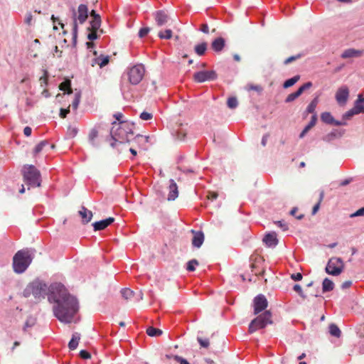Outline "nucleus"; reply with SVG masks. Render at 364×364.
Here are the masks:
<instances>
[{
	"label": "nucleus",
	"instance_id": "1",
	"mask_svg": "<svg viewBox=\"0 0 364 364\" xmlns=\"http://www.w3.org/2000/svg\"><path fill=\"white\" fill-rule=\"evenodd\" d=\"M49 301L55 302L53 307L54 316L65 323H71L79 310L77 298L71 295L60 283L50 285Z\"/></svg>",
	"mask_w": 364,
	"mask_h": 364
},
{
	"label": "nucleus",
	"instance_id": "2",
	"mask_svg": "<svg viewBox=\"0 0 364 364\" xmlns=\"http://www.w3.org/2000/svg\"><path fill=\"white\" fill-rule=\"evenodd\" d=\"M110 134L113 141L110 143L112 147H115L117 143L123 144L129 142L134 135L132 125L128 122H114L112 123Z\"/></svg>",
	"mask_w": 364,
	"mask_h": 364
},
{
	"label": "nucleus",
	"instance_id": "3",
	"mask_svg": "<svg viewBox=\"0 0 364 364\" xmlns=\"http://www.w3.org/2000/svg\"><path fill=\"white\" fill-rule=\"evenodd\" d=\"M33 260L31 251L28 249L18 251L13 258L14 271L17 274L24 272Z\"/></svg>",
	"mask_w": 364,
	"mask_h": 364
},
{
	"label": "nucleus",
	"instance_id": "4",
	"mask_svg": "<svg viewBox=\"0 0 364 364\" xmlns=\"http://www.w3.org/2000/svg\"><path fill=\"white\" fill-rule=\"evenodd\" d=\"M50 286L48 287L46 284L36 280L31 283L27 288L24 290L23 294L26 297L29 296L32 294L35 299L41 300L45 298L46 294L48 296L50 294Z\"/></svg>",
	"mask_w": 364,
	"mask_h": 364
},
{
	"label": "nucleus",
	"instance_id": "5",
	"mask_svg": "<svg viewBox=\"0 0 364 364\" xmlns=\"http://www.w3.org/2000/svg\"><path fill=\"white\" fill-rule=\"evenodd\" d=\"M24 181L30 186L39 187L41 186L40 171L32 165H26L23 168Z\"/></svg>",
	"mask_w": 364,
	"mask_h": 364
},
{
	"label": "nucleus",
	"instance_id": "6",
	"mask_svg": "<svg viewBox=\"0 0 364 364\" xmlns=\"http://www.w3.org/2000/svg\"><path fill=\"white\" fill-rule=\"evenodd\" d=\"M88 17V8L85 4H80L77 10L73 9V34L76 37L77 33V26L79 24H83Z\"/></svg>",
	"mask_w": 364,
	"mask_h": 364
},
{
	"label": "nucleus",
	"instance_id": "7",
	"mask_svg": "<svg viewBox=\"0 0 364 364\" xmlns=\"http://www.w3.org/2000/svg\"><path fill=\"white\" fill-rule=\"evenodd\" d=\"M271 323V314L269 311H266L251 321L249 325V332L252 333L259 329L265 328L267 324Z\"/></svg>",
	"mask_w": 364,
	"mask_h": 364
},
{
	"label": "nucleus",
	"instance_id": "8",
	"mask_svg": "<svg viewBox=\"0 0 364 364\" xmlns=\"http://www.w3.org/2000/svg\"><path fill=\"white\" fill-rule=\"evenodd\" d=\"M344 264L339 257H333L329 259L326 267V272L331 275L338 276L343 270Z\"/></svg>",
	"mask_w": 364,
	"mask_h": 364
},
{
	"label": "nucleus",
	"instance_id": "9",
	"mask_svg": "<svg viewBox=\"0 0 364 364\" xmlns=\"http://www.w3.org/2000/svg\"><path fill=\"white\" fill-rule=\"evenodd\" d=\"M145 69L141 64H138L129 69L128 71V77L130 83L132 85L139 84L144 75Z\"/></svg>",
	"mask_w": 364,
	"mask_h": 364
},
{
	"label": "nucleus",
	"instance_id": "10",
	"mask_svg": "<svg viewBox=\"0 0 364 364\" xmlns=\"http://www.w3.org/2000/svg\"><path fill=\"white\" fill-rule=\"evenodd\" d=\"M218 75L214 70H203L195 73L193 79L197 82H203L205 81L214 80Z\"/></svg>",
	"mask_w": 364,
	"mask_h": 364
},
{
	"label": "nucleus",
	"instance_id": "11",
	"mask_svg": "<svg viewBox=\"0 0 364 364\" xmlns=\"http://www.w3.org/2000/svg\"><path fill=\"white\" fill-rule=\"evenodd\" d=\"M267 307V300L262 294L257 295L254 299V314H257Z\"/></svg>",
	"mask_w": 364,
	"mask_h": 364
},
{
	"label": "nucleus",
	"instance_id": "12",
	"mask_svg": "<svg viewBox=\"0 0 364 364\" xmlns=\"http://www.w3.org/2000/svg\"><path fill=\"white\" fill-rule=\"evenodd\" d=\"M349 97V90L346 86H342L336 91L335 97L340 105L346 104Z\"/></svg>",
	"mask_w": 364,
	"mask_h": 364
},
{
	"label": "nucleus",
	"instance_id": "13",
	"mask_svg": "<svg viewBox=\"0 0 364 364\" xmlns=\"http://www.w3.org/2000/svg\"><path fill=\"white\" fill-rule=\"evenodd\" d=\"M344 129H334L331 132L324 135L322 139L326 142H331L336 139L341 138L344 134Z\"/></svg>",
	"mask_w": 364,
	"mask_h": 364
},
{
	"label": "nucleus",
	"instance_id": "14",
	"mask_svg": "<svg viewBox=\"0 0 364 364\" xmlns=\"http://www.w3.org/2000/svg\"><path fill=\"white\" fill-rule=\"evenodd\" d=\"M364 55L363 50H356L354 48H348L345 50L341 57L343 59L350 58H358Z\"/></svg>",
	"mask_w": 364,
	"mask_h": 364
},
{
	"label": "nucleus",
	"instance_id": "15",
	"mask_svg": "<svg viewBox=\"0 0 364 364\" xmlns=\"http://www.w3.org/2000/svg\"><path fill=\"white\" fill-rule=\"evenodd\" d=\"M154 15L156 24L159 26L165 25L169 20L168 14L164 11H157Z\"/></svg>",
	"mask_w": 364,
	"mask_h": 364
},
{
	"label": "nucleus",
	"instance_id": "16",
	"mask_svg": "<svg viewBox=\"0 0 364 364\" xmlns=\"http://www.w3.org/2000/svg\"><path fill=\"white\" fill-rule=\"evenodd\" d=\"M263 242L269 247H274L278 244L277 234L274 232L267 233L263 238Z\"/></svg>",
	"mask_w": 364,
	"mask_h": 364
},
{
	"label": "nucleus",
	"instance_id": "17",
	"mask_svg": "<svg viewBox=\"0 0 364 364\" xmlns=\"http://www.w3.org/2000/svg\"><path fill=\"white\" fill-rule=\"evenodd\" d=\"M168 190V200H174L178 196V191L177 184L173 179L169 181Z\"/></svg>",
	"mask_w": 364,
	"mask_h": 364
},
{
	"label": "nucleus",
	"instance_id": "18",
	"mask_svg": "<svg viewBox=\"0 0 364 364\" xmlns=\"http://www.w3.org/2000/svg\"><path fill=\"white\" fill-rule=\"evenodd\" d=\"M114 219L110 217L105 220L95 222V223H93L94 229L95 231L104 230L109 225H111L114 222Z\"/></svg>",
	"mask_w": 364,
	"mask_h": 364
},
{
	"label": "nucleus",
	"instance_id": "19",
	"mask_svg": "<svg viewBox=\"0 0 364 364\" xmlns=\"http://www.w3.org/2000/svg\"><path fill=\"white\" fill-rule=\"evenodd\" d=\"M193 237L192 239V245L196 247H200L204 241V235L201 231L195 232L192 230Z\"/></svg>",
	"mask_w": 364,
	"mask_h": 364
},
{
	"label": "nucleus",
	"instance_id": "20",
	"mask_svg": "<svg viewBox=\"0 0 364 364\" xmlns=\"http://www.w3.org/2000/svg\"><path fill=\"white\" fill-rule=\"evenodd\" d=\"M79 214L81 216L82 219V222L84 223H89L92 218V211L87 210L85 207H82L81 210L79 211Z\"/></svg>",
	"mask_w": 364,
	"mask_h": 364
},
{
	"label": "nucleus",
	"instance_id": "21",
	"mask_svg": "<svg viewBox=\"0 0 364 364\" xmlns=\"http://www.w3.org/2000/svg\"><path fill=\"white\" fill-rule=\"evenodd\" d=\"M353 108L358 114L364 113V97H362L361 95H358V98L355 102L354 107Z\"/></svg>",
	"mask_w": 364,
	"mask_h": 364
},
{
	"label": "nucleus",
	"instance_id": "22",
	"mask_svg": "<svg viewBox=\"0 0 364 364\" xmlns=\"http://www.w3.org/2000/svg\"><path fill=\"white\" fill-rule=\"evenodd\" d=\"M211 46L215 52H220L225 46V40L220 37L217 38L213 41Z\"/></svg>",
	"mask_w": 364,
	"mask_h": 364
},
{
	"label": "nucleus",
	"instance_id": "23",
	"mask_svg": "<svg viewBox=\"0 0 364 364\" xmlns=\"http://www.w3.org/2000/svg\"><path fill=\"white\" fill-rule=\"evenodd\" d=\"M80 339V334L79 333H74L72 336V338L68 343V347L70 350H75L77 346Z\"/></svg>",
	"mask_w": 364,
	"mask_h": 364
},
{
	"label": "nucleus",
	"instance_id": "24",
	"mask_svg": "<svg viewBox=\"0 0 364 364\" xmlns=\"http://www.w3.org/2000/svg\"><path fill=\"white\" fill-rule=\"evenodd\" d=\"M321 119L322 122L328 124H333L335 119L332 116V114L328 112H323L321 114Z\"/></svg>",
	"mask_w": 364,
	"mask_h": 364
},
{
	"label": "nucleus",
	"instance_id": "25",
	"mask_svg": "<svg viewBox=\"0 0 364 364\" xmlns=\"http://www.w3.org/2000/svg\"><path fill=\"white\" fill-rule=\"evenodd\" d=\"M333 288L334 284L331 279L328 278L323 279L322 283V289L323 292L332 291Z\"/></svg>",
	"mask_w": 364,
	"mask_h": 364
},
{
	"label": "nucleus",
	"instance_id": "26",
	"mask_svg": "<svg viewBox=\"0 0 364 364\" xmlns=\"http://www.w3.org/2000/svg\"><path fill=\"white\" fill-rule=\"evenodd\" d=\"M70 86L71 81L68 79H66L60 83L59 88L60 90L67 92L68 94H70L73 92Z\"/></svg>",
	"mask_w": 364,
	"mask_h": 364
},
{
	"label": "nucleus",
	"instance_id": "27",
	"mask_svg": "<svg viewBox=\"0 0 364 364\" xmlns=\"http://www.w3.org/2000/svg\"><path fill=\"white\" fill-rule=\"evenodd\" d=\"M109 58L108 55H106V56L100 55V57L95 58V63L99 65V66L100 68H102V67L105 66L106 65H107L109 63Z\"/></svg>",
	"mask_w": 364,
	"mask_h": 364
},
{
	"label": "nucleus",
	"instance_id": "28",
	"mask_svg": "<svg viewBox=\"0 0 364 364\" xmlns=\"http://www.w3.org/2000/svg\"><path fill=\"white\" fill-rule=\"evenodd\" d=\"M329 333L331 336H335L336 338H339L341 334V330L334 323H332L329 326Z\"/></svg>",
	"mask_w": 364,
	"mask_h": 364
},
{
	"label": "nucleus",
	"instance_id": "29",
	"mask_svg": "<svg viewBox=\"0 0 364 364\" xmlns=\"http://www.w3.org/2000/svg\"><path fill=\"white\" fill-rule=\"evenodd\" d=\"M146 333L149 336H151V337L159 336L162 334V331L159 328H156L154 327L150 326V327L147 328Z\"/></svg>",
	"mask_w": 364,
	"mask_h": 364
},
{
	"label": "nucleus",
	"instance_id": "30",
	"mask_svg": "<svg viewBox=\"0 0 364 364\" xmlns=\"http://www.w3.org/2000/svg\"><path fill=\"white\" fill-rule=\"evenodd\" d=\"M135 141L139 143L140 145L144 146V149H146V144L149 142V136H143V135H137L134 138Z\"/></svg>",
	"mask_w": 364,
	"mask_h": 364
},
{
	"label": "nucleus",
	"instance_id": "31",
	"mask_svg": "<svg viewBox=\"0 0 364 364\" xmlns=\"http://www.w3.org/2000/svg\"><path fill=\"white\" fill-rule=\"evenodd\" d=\"M299 78H300L299 75H296V76H294L291 78H289V79L287 80L284 82L283 87L284 88H288L289 87L293 86L295 83L297 82V81L299 80Z\"/></svg>",
	"mask_w": 364,
	"mask_h": 364
},
{
	"label": "nucleus",
	"instance_id": "32",
	"mask_svg": "<svg viewBox=\"0 0 364 364\" xmlns=\"http://www.w3.org/2000/svg\"><path fill=\"white\" fill-rule=\"evenodd\" d=\"M207 49V44L202 43L195 46V51L198 55H203Z\"/></svg>",
	"mask_w": 364,
	"mask_h": 364
},
{
	"label": "nucleus",
	"instance_id": "33",
	"mask_svg": "<svg viewBox=\"0 0 364 364\" xmlns=\"http://www.w3.org/2000/svg\"><path fill=\"white\" fill-rule=\"evenodd\" d=\"M317 104H318V98L316 97L308 105L306 112L307 113H311V114H316L315 113V110H316V107L317 106Z\"/></svg>",
	"mask_w": 364,
	"mask_h": 364
},
{
	"label": "nucleus",
	"instance_id": "34",
	"mask_svg": "<svg viewBox=\"0 0 364 364\" xmlns=\"http://www.w3.org/2000/svg\"><path fill=\"white\" fill-rule=\"evenodd\" d=\"M97 136L98 132L97 131V129H92L89 134V141L92 145H97L95 139H97Z\"/></svg>",
	"mask_w": 364,
	"mask_h": 364
},
{
	"label": "nucleus",
	"instance_id": "35",
	"mask_svg": "<svg viewBox=\"0 0 364 364\" xmlns=\"http://www.w3.org/2000/svg\"><path fill=\"white\" fill-rule=\"evenodd\" d=\"M101 26V18L97 17V18L92 19L90 21V29L91 30H98Z\"/></svg>",
	"mask_w": 364,
	"mask_h": 364
},
{
	"label": "nucleus",
	"instance_id": "36",
	"mask_svg": "<svg viewBox=\"0 0 364 364\" xmlns=\"http://www.w3.org/2000/svg\"><path fill=\"white\" fill-rule=\"evenodd\" d=\"M121 294H122V296L125 299H129L133 296L134 291L132 290H131L130 289L125 288V289H122Z\"/></svg>",
	"mask_w": 364,
	"mask_h": 364
},
{
	"label": "nucleus",
	"instance_id": "37",
	"mask_svg": "<svg viewBox=\"0 0 364 364\" xmlns=\"http://www.w3.org/2000/svg\"><path fill=\"white\" fill-rule=\"evenodd\" d=\"M228 107L230 109H235L238 105V102L236 97H231L228 99L227 102Z\"/></svg>",
	"mask_w": 364,
	"mask_h": 364
},
{
	"label": "nucleus",
	"instance_id": "38",
	"mask_svg": "<svg viewBox=\"0 0 364 364\" xmlns=\"http://www.w3.org/2000/svg\"><path fill=\"white\" fill-rule=\"evenodd\" d=\"M35 324H36V318H34L33 317H31V316L28 317L26 319V323L24 324L23 331H26L28 328H31V327L33 326Z\"/></svg>",
	"mask_w": 364,
	"mask_h": 364
},
{
	"label": "nucleus",
	"instance_id": "39",
	"mask_svg": "<svg viewBox=\"0 0 364 364\" xmlns=\"http://www.w3.org/2000/svg\"><path fill=\"white\" fill-rule=\"evenodd\" d=\"M172 36V31L170 29H166L164 31L159 33V37L162 39H170Z\"/></svg>",
	"mask_w": 364,
	"mask_h": 364
},
{
	"label": "nucleus",
	"instance_id": "40",
	"mask_svg": "<svg viewBox=\"0 0 364 364\" xmlns=\"http://www.w3.org/2000/svg\"><path fill=\"white\" fill-rule=\"evenodd\" d=\"M198 264V262L196 259L190 260L187 263V267L186 269L190 272H193L196 269V267Z\"/></svg>",
	"mask_w": 364,
	"mask_h": 364
},
{
	"label": "nucleus",
	"instance_id": "41",
	"mask_svg": "<svg viewBox=\"0 0 364 364\" xmlns=\"http://www.w3.org/2000/svg\"><path fill=\"white\" fill-rule=\"evenodd\" d=\"M355 114H358L355 111H354L353 108L347 111L345 114H343L342 118L344 120H349Z\"/></svg>",
	"mask_w": 364,
	"mask_h": 364
},
{
	"label": "nucleus",
	"instance_id": "42",
	"mask_svg": "<svg viewBox=\"0 0 364 364\" xmlns=\"http://www.w3.org/2000/svg\"><path fill=\"white\" fill-rule=\"evenodd\" d=\"M80 102V94L79 92L75 93V99L72 103V107L73 109L76 110L77 109Z\"/></svg>",
	"mask_w": 364,
	"mask_h": 364
},
{
	"label": "nucleus",
	"instance_id": "43",
	"mask_svg": "<svg viewBox=\"0 0 364 364\" xmlns=\"http://www.w3.org/2000/svg\"><path fill=\"white\" fill-rule=\"evenodd\" d=\"M197 341L201 347L208 348L210 345L209 340L208 338H203L200 337L197 338Z\"/></svg>",
	"mask_w": 364,
	"mask_h": 364
},
{
	"label": "nucleus",
	"instance_id": "44",
	"mask_svg": "<svg viewBox=\"0 0 364 364\" xmlns=\"http://www.w3.org/2000/svg\"><path fill=\"white\" fill-rule=\"evenodd\" d=\"M46 144H47V142H46V141H41L40 143H38V144L36 146V147H35V149H34V153H35L36 154H37L40 153V152L43 150V147H44Z\"/></svg>",
	"mask_w": 364,
	"mask_h": 364
},
{
	"label": "nucleus",
	"instance_id": "45",
	"mask_svg": "<svg viewBox=\"0 0 364 364\" xmlns=\"http://www.w3.org/2000/svg\"><path fill=\"white\" fill-rule=\"evenodd\" d=\"M152 117H153L152 114L147 112H143L140 114V118L142 120H146V121L149 120V119H152Z\"/></svg>",
	"mask_w": 364,
	"mask_h": 364
},
{
	"label": "nucleus",
	"instance_id": "46",
	"mask_svg": "<svg viewBox=\"0 0 364 364\" xmlns=\"http://www.w3.org/2000/svg\"><path fill=\"white\" fill-rule=\"evenodd\" d=\"M312 86V83L311 82H308L301 85L297 90L302 94L304 90L310 88Z\"/></svg>",
	"mask_w": 364,
	"mask_h": 364
},
{
	"label": "nucleus",
	"instance_id": "47",
	"mask_svg": "<svg viewBox=\"0 0 364 364\" xmlns=\"http://www.w3.org/2000/svg\"><path fill=\"white\" fill-rule=\"evenodd\" d=\"M317 121V116L316 114H313L311 119V121L309 122V124L306 125V127L311 129L313 127L315 126Z\"/></svg>",
	"mask_w": 364,
	"mask_h": 364
},
{
	"label": "nucleus",
	"instance_id": "48",
	"mask_svg": "<svg viewBox=\"0 0 364 364\" xmlns=\"http://www.w3.org/2000/svg\"><path fill=\"white\" fill-rule=\"evenodd\" d=\"M97 30H91V32L87 35V38L90 41H94L97 38Z\"/></svg>",
	"mask_w": 364,
	"mask_h": 364
},
{
	"label": "nucleus",
	"instance_id": "49",
	"mask_svg": "<svg viewBox=\"0 0 364 364\" xmlns=\"http://www.w3.org/2000/svg\"><path fill=\"white\" fill-rule=\"evenodd\" d=\"M149 32V28H141L139 31V36L143 38L148 34Z\"/></svg>",
	"mask_w": 364,
	"mask_h": 364
},
{
	"label": "nucleus",
	"instance_id": "50",
	"mask_svg": "<svg viewBox=\"0 0 364 364\" xmlns=\"http://www.w3.org/2000/svg\"><path fill=\"white\" fill-rule=\"evenodd\" d=\"M293 289L296 291L301 296L305 298V296L303 294L302 289L299 284H295L293 287Z\"/></svg>",
	"mask_w": 364,
	"mask_h": 364
},
{
	"label": "nucleus",
	"instance_id": "51",
	"mask_svg": "<svg viewBox=\"0 0 364 364\" xmlns=\"http://www.w3.org/2000/svg\"><path fill=\"white\" fill-rule=\"evenodd\" d=\"M364 215V207L358 209L354 213H353L350 217H358V216H363Z\"/></svg>",
	"mask_w": 364,
	"mask_h": 364
},
{
	"label": "nucleus",
	"instance_id": "52",
	"mask_svg": "<svg viewBox=\"0 0 364 364\" xmlns=\"http://www.w3.org/2000/svg\"><path fill=\"white\" fill-rule=\"evenodd\" d=\"M301 57V55H294V56H291L288 58H287L285 60H284V64H289L291 62H293L294 60H296V59H299V58Z\"/></svg>",
	"mask_w": 364,
	"mask_h": 364
},
{
	"label": "nucleus",
	"instance_id": "53",
	"mask_svg": "<svg viewBox=\"0 0 364 364\" xmlns=\"http://www.w3.org/2000/svg\"><path fill=\"white\" fill-rule=\"evenodd\" d=\"M80 355L83 359H87V358H90V354L87 351H86L85 350H82L80 352Z\"/></svg>",
	"mask_w": 364,
	"mask_h": 364
},
{
	"label": "nucleus",
	"instance_id": "54",
	"mask_svg": "<svg viewBox=\"0 0 364 364\" xmlns=\"http://www.w3.org/2000/svg\"><path fill=\"white\" fill-rule=\"evenodd\" d=\"M291 278L294 281H300L302 279V274L301 273L292 274Z\"/></svg>",
	"mask_w": 364,
	"mask_h": 364
},
{
	"label": "nucleus",
	"instance_id": "55",
	"mask_svg": "<svg viewBox=\"0 0 364 364\" xmlns=\"http://www.w3.org/2000/svg\"><path fill=\"white\" fill-rule=\"evenodd\" d=\"M333 124L336 126H346V125H347V122H346V120H344L342 118V120H341V121L335 119Z\"/></svg>",
	"mask_w": 364,
	"mask_h": 364
},
{
	"label": "nucleus",
	"instance_id": "56",
	"mask_svg": "<svg viewBox=\"0 0 364 364\" xmlns=\"http://www.w3.org/2000/svg\"><path fill=\"white\" fill-rule=\"evenodd\" d=\"M69 112H70V109L68 108V109H60V117H62V118L66 117V116L69 113Z\"/></svg>",
	"mask_w": 364,
	"mask_h": 364
},
{
	"label": "nucleus",
	"instance_id": "57",
	"mask_svg": "<svg viewBox=\"0 0 364 364\" xmlns=\"http://www.w3.org/2000/svg\"><path fill=\"white\" fill-rule=\"evenodd\" d=\"M296 99V96L292 92L287 96V97L285 100V102H293L294 100H295Z\"/></svg>",
	"mask_w": 364,
	"mask_h": 364
},
{
	"label": "nucleus",
	"instance_id": "58",
	"mask_svg": "<svg viewBox=\"0 0 364 364\" xmlns=\"http://www.w3.org/2000/svg\"><path fill=\"white\" fill-rule=\"evenodd\" d=\"M69 135L72 137L75 136L77 133V128H71L70 127L68 129Z\"/></svg>",
	"mask_w": 364,
	"mask_h": 364
},
{
	"label": "nucleus",
	"instance_id": "59",
	"mask_svg": "<svg viewBox=\"0 0 364 364\" xmlns=\"http://www.w3.org/2000/svg\"><path fill=\"white\" fill-rule=\"evenodd\" d=\"M296 211H297V208H294L291 210L290 213H291V215L295 216L297 219H301V218H303V217H304V215H301H301H296Z\"/></svg>",
	"mask_w": 364,
	"mask_h": 364
},
{
	"label": "nucleus",
	"instance_id": "60",
	"mask_svg": "<svg viewBox=\"0 0 364 364\" xmlns=\"http://www.w3.org/2000/svg\"><path fill=\"white\" fill-rule=\"evenodd\" d=\"M31 132H32V129L31 127H26L23 129V134L26 136H31Z\"/></svg>",
	"mask_w": 364,
	"mask_h": 364
},
{
	"label": "nucleus",
	"instance_id": "61",
	"mask_svg": "<svg viewBox=\"0 0 364 364\" xmlns=\"http://www.w3.org/2000/svg\"><path fill=\"white\" fill-rule=\"evenodd\" d=\"M208 198L211 200H215L218 198V194L214 192L209 193Z\"/></svg>",
	"mask_w": 364,
	"mask_h": 364
},
{
	"label": "nucleus",
	"instance_id": "62",
	"mask_svg": "<svg viewBox=\"0 0 364 364\" xmlns=\"http://www.w3.org/2000/svg\"><path fill=\"white\" fill-rule=\"evenodd\" d=\"M33 18V16L31 13L27 14L25 21L27 24H30Z\"/></svg>",
	"mask_w": 364,
	"mask_h": 364
},
{
	"label": "nucleus",
	"instance_id": "63",
	"mask_svg": "<svg viewBox=\"0 0 364 364\" xmlns=\"http://www.w3.org/2000/svg\"><path fill=\"white\" fill-rule=\"evenodd\" d=\"M114 117H115L116 120L118 121V122H122V118L123 117V114L122 113L117 112L114 114Z\"/></svg>",
	"mask_w": 364,
	"mask_h": 364
},
{
	"label": "nucleus",
	"instance_id": "64",
	"mask_svg": "<svg viewBox=\"0 0 364 364\" xmlns=\"http://www.w3.org/2000/svg\"><path fill=\"white\" fill-rule=\"evenodd\" d=\"M200 31L203 32L204 33H208L209 32V28L207 24H203L200 28Z\"/></svg>",
	"mask_w": 364,
	"mask_h": 364
}]
</instances>
